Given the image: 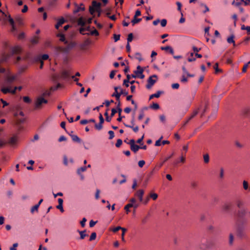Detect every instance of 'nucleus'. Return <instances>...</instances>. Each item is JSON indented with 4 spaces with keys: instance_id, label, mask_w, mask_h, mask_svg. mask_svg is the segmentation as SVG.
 I'll return each instance as SVG.
<instances>
[{
    "instance_id": "f257e3e1",
    "label": "nucleus",
    "mask_w": 250,
    "mask_h": 250,
    "mask_svg": "<svg viewBox=\"0 0 250 250\" xmlns=\"http://www.w3.org/2000/svg\"><path fill=\"white\" fill-rule=\"evenodd\" d=\"M214 241L212 239H208L207 240L203 239L199 245V248L202 250H207L211 248L214 246Z\"/></svg>"
},
{
    "instance_id": "f03ea898",
    "label": "nucleus",
    "mask_w": 250,
    "mask_h": 250,
    "mask_svg": "<svg viewBox=\"0 0 250 250\" xmlns=\"http://www.w3.org/2000/svg\"><path fill=\"white\" fill-rule=\"evenodd\" d=\"M208 108V104H206L205 105L204 108H202V105H200L198 107L195 109L191 115L188 118L186 123H189V121L192 119L197 114L200 113L201 117H203L206 112Z\"/></svg>"
},
{
    "instance_id": "7ed1b4c3",
    "label": "nucleus",
    "mask_w": 250,
    "mask_h": 250,
    "mask_svg": "<svg viewBox=\"0 0 250 250\" xmlns=\"http://www.w3.org/2000/svg\"><path fill=\"white\" fill-rule=\"evenodd\" d=\"M128 94V92L125 90L122 89L120 86L114 87V92L112 94V97H115L117 101H119L120 100V96L122 95L126 96Z\"/></svg>"
},
{
    "instance_id": "20e7f679",
    "label": "nucleus",
    "mask_w": 250,
    "mask_h": 250,
    "mask_svg": "<svg viewBox=\"0 0 250 250\" xmlns=\"http://www.w3.org/2000/svg\"><path fill=\"white\" fill-rule=\"evenodd\" d=\"M246 214L247 210L245 208H241L238 210L236 214L238 218V221L242 224L246 223L247 221L245 219Z\"/></svg>"
},
{
    "instance_id": "39448f33",
    "label": "nucleus",
    "mask_w": 250,
    "mask_h": 250,
    "mask_svg": "<svg viewBox=\"0 0 250 250\" xmlns=\"http://www.w3.org/2000/svg\"><path fill=\"white\" fill-rule=\"evenodd\" d=\"M244 224L241 223L237 226L236 228L237 236L240 239L246 238L247 236L245 228L243 226Z\"/></svg>"
},
{
    "instance_id": "423d86ee",
    "label": "nucleus",
    "mask_w": 250,
    "mask_h": 250,
    "mask_svg": "<svg viewBox=\"0 0 250 250\" xmlns=\"http://www.w3.org/2000/svg\"><path fill=\"white\" fill-rule=\"evenodd\" d=\"M101 7V3L94 0L92 2V6L89 7V12L90 14L93 15L95 11L100 9Z\"/></svg>"
},
{
    "instance_id": "0eeeda50",
    "label": "nucleus",
    "mask_w": 250,
    "mask_h": 250,
    "mask_svg": "<svg viewBox=\"0 0 250 250\" xmlns=\"http://www.w3.org/2000/svg\"><path fill=\"white\" fill-rule=\"evenodd\" d=\"M153 78H157V76L156 75H153L148 78L147 80V83L146 85V88H151L152 86L154 84V83L156 82V80L153 79Z\"/></svg>"
},
{
    "instance_id": "6e6552de",
    "label": "nucleus",
    "mask_w": 250,
    "mask_h": 250,
    "mask_svg": "<svg viewBox=\"0 0 250 250\" xmlns=\"http://www.w3.org/2000/svg\"><path fill=\"white\" fill-rule=\"evenodd\" d=\"M127 144L130 145L131 150L134 153L137 152L141 148V146L135 144V141L134 139L130 140L129 142L127 143Z\"/></svg>"
},
{
    "instance_id": "1a4fd4ad",
    "label": "nucleus",
    "mask_w": 250,
    "mask_h": 250,
    "mask_svg": "<svg viewBox=\"0 0 250 250\" xmlns=\"http://www.w3.org/2000/svg\"><path fill=\"white\" fill-rule=\"evenodd\" d=\"M47 101L45 100L42 96H41L38 98L36 103V108H39L42 105V104H46Z\"/></svg>"
},
{
    "instance_id": "9d476101",
    "label": "nucleus",
    "mask_w": 250,
    "mask_h": 250,
    "mask_svg": "<svg viewBox=\"0 0 250 250\" xmlns=\"http://www.w3.org/2000/svg\"><path fill=\"white\" fill-rule=\"evenodd\" d=\"M67 45L65 47H63L64 50V54H67L68 52L74 48L76 45V43L73 42H71L67 43Z\"/></svg>"
},
{
    "instance_id": "9b49d317",
    "label": "nucleus",
    "mask_w": 250,
    "mask_h": 250,
    "mask_svg": "<svg viewBox=\"0 0 250 250\" xmlns=\"http://www.w3.org/2000/svg\"><path fill=\"white\" fill-rule=\"evenodd\" d=\"M62 53L64 54V50L63 47L58 46L56 47L54 49V54L56 57H58Z\"/></svg>"
},
{
    "instance_id": "f8f14e48",
    "label": "nucleus",
    "mask_w": 250,
    "mask_h": 250,
    "mask_svg": "<svg viewBox=\"0 0 250 250\" xmlns=\"http://www.w3.org/2000/svg\"><path fill=\"white\" fill-rule=\"evenodd\" d=\"M91 42L89 39H86L83 42L80 44L79 45L80 48L81 50H85L86 47L90 44Z\"/></svg>"
},
{
    "instance_id": "ddd939ff",
    "label": "nucleus",
    "mask_w": 250,
    "mask_h": 250,
    "mask_svg": "<svg viewBox=\"0 0 250 250\" xmlns=\"http://www.w3.org/2000/svg\"><path fill=\"white\" fill-rule=\"evenodd\" d=\"M1 91L4 94H7L8 93H10L12 94H15V89H11L10 87H2L1 89Z\"/></svg>"
},
{
    "instance_id": "4468645a",
    "label": "nucleus",
    "mask_w": 250,
    "mask_h": 250,
    "mask_svg": "<svg viewBox=\"0 0 250 250\" xmlns=\"http://www.w3.org/2000/svg\"><path fill=\"white\" fill-rule=\"evenodd\" d=\"M70 75L69 72L66 70H63L61 74V78L64 80L69 79Z\"/></svg>"
},
{
    "instance_id": "2eb2a0df",
    "label": "nucleus",
    "mask_w": 250,
    "mask_h": 250,
    "mask_svg": "<svg viewBox=\"0 0 250 250\" xmlns=\"http://www.w3.org/2000/svg\"><path fill=\"white\" fill-rule=\"evenodd\" d=\"M69 135L71 136L72 140L73 141L77 143H81V139L76 135L73 134V131H71L70 133H68Z\"/></svg>"
},
{
    "instance_id": "dca6fc26",
    "label": "nucleus",
    "mask_w": 250,
    "mask_h": 250,
    "mask_svg": "<svg viewBox=\"0 0 250 250\" xmlns=\"http://www.w3.org/2000/svg\"><path fill=\"white\" fill-rule=\"evenodd\" d=\"M42 202H43V199H41L39 201V203H38L37 205H35L34 206L32 207L31 208V210H30V211H31V212L32 213H34V212L35 211H37L38 210V208H39V207H40V205L41 204V203H42Z\"/></svg>"
},
{
    "instance_id": "f3484780",
    "label": "nucleus",
    "mask_w": 250,
    "mask_h": 250,
    "mask_svg": "<svg viewBox=\"0 0 250 250\" xmlns=\"http://www.w3.org/2000/svg\"><path fill=\"white\" fill-rule=\"evenodd\" d=\"M144 194V191L143 189H140L135 194V195L137 196L140 202L143 201V196Z\"/></svg>"
},
{
    "instance_id": "a211bd4d",
    "label": "nucleus",
    "mask_w": 250,
    "mask_h": 250,
    "mask_svg": "<svg viewBox=\"0 0 250 250\" xmlns=\"http://www.w3.org/2000/svg\"><path fill=\"white\" fill-rule=\"evenodd\" d=\"M161 49L166 51H168L171 54H174V50L173 48L170 46H162Z\"/></svg>"
},
{
    "instance_id": "6ab92c4d",
    "label": "nucleus",
    "mask_w": 250,
    "mask_h": 250,
    "mask_svg": "<svg viewBox=\"0 0 250 250\" xmlns=\"http://www.w3.org/2000/svg\"><path fill=\"white\" fill-rule=\"evenodd\" d=\"M144 71V69L141 66L138 65L137 67V70L134 71L133 74H134L135 75H139V74H142Z\"/></svg>"
},
{
    "instance_id": "aec40b11",
    "label": "nucleus",
    "mask_w": 250,
    "mask_h": 250,
    "mask_svg": "<svg viewBox=\"0 0 250 250\" xmlns=\"http://www.w3.org/2000/svg\"><path fill=\"white\" fill-rule=\"evenodd\" d=\"M78 232L80 234V239H81V240L84 239L85 237H87L88 236V234L86 233V230H82V231H80V230H78Z\"/></svg>"
},
{
    "instance_id": "412c9836",
    "label": "nucleus",
    "mask_w": 250,
    "mask_h": 250,
    "mask_svg": "<svg viewBox=\"0 0 250 250\" xmlns=\"http://www.w3.org/2000/svg\"><path fill=\"white\" fill-rule=\"evenodd\" d=\"M21 49L19 46H15L12 49V52L14 54H18L21 52Z\"/></svg>"
},
{
    "instance_id": "4be33fe9",
    "label": "nucleus",
    "mask_w": 250,
    "mask_h": 250,
    "mask_svg": "<svg viewBox=\"0 0 250 250\" xmlns=\"http://www.w3.org/2000/svg\"><path fill=\"white\" fill-rule=\"evenodd\" d=\"M244 202L241 200H237L236 201V205L237 207L240 209L243 208V207L244 206Z\"/></svg>"
},
{
    "instance_id": "5701e85b",
    "label": "nucleus",
    "mask_w": 250,
    "mask_h": 250,
    "mask_svg": "<svg viewBox=\"0 0 250 250\" xmlns=\"http://www.w3.org/2000/svg\"><path fill=\"white\" fill-rule=\"evenodd\" d=\"M57 37L60 38V41L64 42L65 44L67 43V41H66L65 37L63 34L59 33L57 35Z\"/></svg>"
},
{
    "instance_id": "b1692460",
    "label": "nucleus",
    "mask_w": 250,
    "mask_h": 250,
    "mask_svg": "<svg viewBox=\"0 0 250 250\" xmlns=\"http://www.w3.org/2000/svg\"><path fill=\"white\" fill-rule=\"evenodd\" d=\"M87 167L85 166L81 167L77 169V174H82V172H84L86 170Z\"/></svg>"
},
{
    "instance_id": "393cba45",
    "label": "nucleus",
    "mask_w": 250,
    "mask_h": 250,
    "mask_svg": "<svg viewBox=\"0 0 250 250\" xmlns=\"http://www.w3.org/2000/svg\"><path fill=\"white\" fill-rule=\"evenodd\" d=\"M78 24L81 26H84L85 25V21L83 17H81L78 19Z\"/></svg>"
},
{
    "instance_id": "a878e982",
    "label": "nucleus",
    "mask_w": 250,
    "mask_h": 250,
    "mask_svg": "<svg viewBox=\"0 0 250 250\" xmlns=\"http://www.w3.org/2000/svg\"><path fill=\"white\" fill-rule=\"evenodd\" d=\"M162 92V91H158L156 93L151 95L149 97V100H151L153 98H159Z\"/></svg>"
},
{
    "instance_id": "bb28decb",
    "label": "nucleus",
    "mask_w": 250,
    "mask_h": 250,
    "mask_svg": "<svg viewBox=\"0 0 250 250\" xmlns=\"http://www.w3.org/2000/svg\"><path fill=\"white\" fill-rule=\"evenodd\" d=\"M194 53L193 52H191L190 53L189 56L188 57V61L189 62H192L193 61H195L196 60V58L194 57Z\"/></svg>"
},
{
    "instance_id": "cd10ccee",
    "label": "nucleus",
    "mask_w": 250,
    "mask_h": 250,
    "mask_svg": "<svg viewBox=\"0 0 250 250\" xmlns=\"http://www.w3.org/2000/svg\"><path fill=\"white\" fill-rule=\"evenodd\" d=\"M16 79V77L15 76H8L7 78V82L8 83H13Z\"/></svg>"
},
{
    "instance_id": "c85d7f7f",
    "label": "nucleus",
    "mask_w": 250,
    "mask_h": 250,
    "mask_svg": "<svg viewBox=\"0 0 250 250\" xmlns=\"http://www.w3.org/2000/svg\"><path fill=\"white\" fill-rule=\"evenodd\" d=\"M142 21L141 18H137V17H134L133 19L131 21V23L133 25H135V24L140 22Z\"/></svg>"
},
{
    "instance_id": "c756f323",
    "label": "nucleus",
    "mask_w": 250,
    "mask_h": 250,
    "mask_svg": "<svg viewBox=\"0 0 250 250\" xmlns=\"http://www.w3.org/2000/svg\"><path fill=\"white\" fill-rule=\"evenodd\" d=\"M242 114L246 116L250 115V108H245L242 111Z\"/></svg>"
},
{
    "instance_id": "7c9ffc66",
    "label": "nucleus",
    "mask_w": 250,
    "mask_h": 250,
    "mask_svg": "<svg viewBox=\"0 0 250 250\" xmlns=\"http://www.w3.org/2000/svg\"><path fill=\"white\" fill-rule=\"evenodd\" d=\"M230 208H231V205L228 204H224L222 207L223 209L226 212L229 211L230 209Z\"/></svg>"
},
{
    "instance_id": "2f4dec72",
    "label": "nucleus",
    "mask_w": 250,
    "mask_h": 250,
    "mask_svg": "<svg viewBox=\"0 0 250 250\" xmlns=\"http://www.w3.org/2000/svg\"><path fill=\"white\" fill-rule=\"evenodd\" d=\"M234 241V236L232 233H230L229 235V245L233 244Z\"/></svg>"
},
{
    "instance_id": "473e14b6",
    "label": "nucleus",
    "mask_w": 250,
    "mask_h": 250,
    "mask_svg": "<svg viewBox=\"0 0 250 250\" xmlns=\"http://www.w3.org/2000/svg\"><path fill=\"white\" fill-rule=\"evenodd\" d=\"M133 207V204L132 203H129L128 204H127L124 208V209L125 210V211H126V213H128L130 210L129 209V208H132Z\"/></svg>"
},
{
    "instance_id": "72a5a7b5",
    "label": "nucleus",
    "mask_w": 250,
    "mask_h": 250,
    "mask_svg": "<svg viewBox=\"0 0 250 250\" xmlns=\"http://www.w3.org/2000/svg\"><path fill=\"white\" fill-rule=\"evenodd\" d=\"M16 142L17 138L15 137H11L9 141V143L12 145L16 144Z\"/></svg>"
},
{
    "instance_id": "f704fd0d",
    "label": "nucleus",
    "mask_w": 250,
    "mask_h": 250,
    "mask_svg": "<svg viewBox=\"0 0 250 250\" xmlns=\"http://www.w3.org/2000/svg\"><path fill=\"white\" fill-rule=\"evenodd\" d=\"M204 161L205 163L207 164L209 161V156L208 154H206L203 155Z\"/></svg>"
},
{
    "instance_id": "c9c22d12",
    "label": "nucleus",
    "mask_w": 250,
    "mask_h": 250,
    "mask_svg": "<svg viewBox=\"0 0 250 250\" xmlns=\"http://www.w3.org/2000/svg\"><path fill=\"white\" fill-rule=\"evenodd\" d=\"M234 36L233 35H231L230 37H229L227 39L228 42L229 43H232L233 44H234Z\"/></svg>"
},
{
    "instance_id": "e433bc0d",
    "label": "nucleus",
    "mask_w": 250,
    "mask_h": 250,
    "mask_svg": "<svg viewBox=\"0 0 250 250\" xmlns=\"http://www.w3.org/2000/svg\"><path fill=\"white\" fill-rule=\"evenodd\" d=\"M30 42L33 44H37L38 42V37L36 36L34 37L31 39Z\"/></svg>"
},
{
    "instance_id": "4c0bfd02",
    "label": "nucleus",
    "mask_w": 250,
    "mask_h": 250,
    "mask_svg": "<svg viewBox=\"0 0 250 250\" xmlns=\"http://www.w3.org/2000/svg\"><path fill=\"white\" fill-rule=\"evenodd\" d=\"M97 234L95 232H93L91 233L90 238H89V241H92L94 240L96 238Z\"/></svg>"
},
{
    "instance_id": "58836bf2",
    "label": "nucleus",
    "mask_w": 250,
    "mask_h": 250,
    "mask_svg": "<svg viewBox=\"0 0 250 250\" xmlns=\"http://www.w3.org/2000/svg\"><path fill=\"white\" fill-rule=\"evenodd\" d=\"M173 155L174 153H172L170 155L165 158L163 162L160 164V167L162 166L166 162L170 159L173 156Z\"/></svg>"
},
{
    "instance_id": "ea45409f",
    "label": "nucleus",
    "mask_w": 250,
    "mask_h": 250,
    "mask_svg": "<svg viewBox=\"0 0 250 250\" xmlns=\"http://www.w3.org/2000/svg\"><path fill=\"white\" fill-rule=\"evenodd\" d=\"M86 28L83 27V26H82L80 29V33L83 35H89V33H84V31H86Z\"/></svg>"
},
{
    "instance_id": "a19ab883",
    "label": "nucleus",
    "mask_w": 250,
    "mask_h": 250,
    "mask_svg": "<svg viewBox=\"0 0 250 250\" xmlns=\"http://www.w3.org/2000/svg\"><path fill=\"white\" fill-rule=\"evenodd\" d=\"M27 66L26 65H23L20 67L19 68V73H22L26 69Z\"/></svg>"
},
{
    "instance_id": "79ce46f5",
    "label": "nucleus",
    "mask_w": 250,
    "mask_h": 250,
    "mask_svg": "<svg viewBox=\"0 0 250 250\" xmlns=\"http://www.w3.org/2000/svg\"><path fill=\"white\" fill-rule=\"evenodd\" d=\"M243 187L245 190H248L249 189V184L247 181L245 180L243 181Z\"/></svg>"
},
{
    "instance_id": "37998d69",
    "label": "nucleus",
    "mask_w": 250,
    "mask_h": 250,
    "mask_svg": "<svg viewBox=\"0 0 250 250\" xmlns=\"http://www.w3.org/2000/svg\"><path fill=\"white\" fill-rule=\"evenodd\" d=\"M150 107L153 109L157 110L160 107L159 105L157 103H153Z\"/></svg>"
},
{
    "instance_id": "c03bdc74",
    "label": "nucleus",
    "mask_w": 250,
    "mask_h": 250,
    "mask_svg": "<svg viewBox=\"0 0 250 250\" xmlns=\"http://www.w3.org/2000/svg\"><path fill=\"white\" fill-rule=\"evenodd\" d=\"M149 214L148 213L146 216L143 218L141 220L142 223L143 224H145L147 221L148 218L149 217Z\"/></svg>"
},
{
    "instance_id": "a18cd8bd",
    "label": "nucleus",
    "mask_w": 250,
    "mask_h": 250,
    "mask_svg": "<svg viewBox=\"0 0 250 250\" xmlns=\"http://www.w3.org/2000/svg\"><path fill=\"white\" fill-rule=\"evenodd\" d=\"M243 2H241V1H235L234 0H233L232 2V4L236 6V7H240V5H241L242 4V3Z\"/></svg>"
},
{
    "instance_id": "49530a36",
    "label": "nucleus",
    "mask_w": 250,
    "mask_h": 250,
    "mask_svg": "<svg viewBox=\"0 0 250 250\" xmlns=\"http://www.w3.org/2000/svg\"><path fill=\"white\" fill-rule=\"evenodd\" d=\"M89 33V35H94L97 36L99 35V32L96 29H94V30L88 32Z\"/></svg>"
},
{
    "instance_id": "de8ad7c7",
    "label": "nucleus",
    "mask_w": 250,
    "mask_h": 250,
    "mask_svg": "<svg viewBox=\"0 0 250 250\" xmlns=\"http://www.w3.org/2000/svg\"><path fill=\"white\" fill-rule=\"evenodd\" d=\"M133 34L132 33L129 34L128 35V37H127V43H129L130 42H132V41L133 40Z\"/></svg>"
},
{
    "instance_id": "09e8293b",
    "label": "nucleus",
    "mask_w": 250,
    "mask_h": 250,
    "mask_svg": "<svg viewBox=\"0 0 250 250\" xmlns=\"http://www.w3.org/2000/svg\"><path fill=\"white\" fill-rule=\"evenodd\" d=\"M149 197L152 198L153 200H155L158 198V195L155 193H151L150 194Z\"/></svg>"
},
{
    "instance_id": "8fccbe9b",
    "label": "nucleus",
    "mask_w": 250,
    "mask_h": 250,
    "mask_svg": "<svg viewBox=\"0 0 250 250\" xmlns=\"http://www.w3.org/2000/svg\"><path fill=\"white\" fill-rule=\"evenodd\" d=\"M99 120H100V122H99V124H98V125H102V124L104 122V119L101 114H100Z\"/></svg>"
},
{
    "instance_id": "3c124183",
    "label": "nucleus",
    "mask_w": 250,
    "mask_h": 250,
    "mask_svg": "<svg viewBox=\"0 0 250 250\" xmlns=\"http://www.w3.org/2000/svg\"><path fill=\"white\" fill-rule=\"evenodd\" d=\"M99 120H100V122H99V124H98V125H102V124L104 122V119L101 114H100Z\"/></svg>"
},
{
    "instance_id": "603ef678",
    "label": "nucleus",
    "mask_w": 250,
    "mask_h": 250,
    "mask_svg": "<svg viewBox=\"0 0 250 250\" xmlns=\"http://www.w3.org/2000/svg\"><path fill=\"white\" fill-rule=\"evenodd\" d=\"M122 240L123 241L125 242V238H124V235H125V232L126 231L127 229L125 228H123V229H122Z\"/></svg>"
},
{
    "instance_id": "864d4df0",
    "label": "nucleus",
    "mask_w": 250,
    "mask_h": 250,
    "mask_svg": "<svg viewBox=\"0 0 250 250\" xmlns=\"http://www.w3.org/2000/svg\"><path fill=\"white\" fill-rule=\"evenodd\" d=\"M160 120L161 121L162 124H165L166 121V117L164 115H161L159 117Z\"/></svg>"
},
{
    "instance_id": "5fc2aeb1",
    "label": "nucleus",
    "mask_w": 250,
    "mask_h": 250,
    "mask_svg": "<svg viewBox=\"0 0 250 250\" xmlns=\"http://www.w3.org/2000/svg\"><path fill=\"white\" fill-rule=\"evenodd\" d=\"M62 205L63 204H58V205L56 206V208L59 209L61 212H63L64 211Z\"/></svg>"
},
{
    "instance_id": "6e6d98bb",
    "label": "nucleus",
    "mask_w": 250,
    "mask_h": 250,
    "mask_svg": "<svg viewBox=\"0 0 250 250\" xmlns=\"http://www.w3.org/2000/svg\"><path fill=\"white\" fill-rule=\"evenodd\" d=\"M224 176V170L223 167L220 168L219 177L221 179H223Z\"/></svg>"
},
{
    "instance_id": "4d7b16f0",
    "label": "nucleus",
    "mask_w": 250,
    "mask_h": 250,
    "mask_svg": "<svg viewBox=\"0 0 250 250\" xmlns=\"http://www.w3.org/2000/svg\"><path fill=\"white\" fill-rule=\"evenodd\" d=\"M161 25L162 27H165L167 23V21L166 19H163L160 21Z\"/></svg>"
},
{
    "instance_id": "13d9d810",
    "label": "nucleus",
    "mask_w": 250,
    "mask_h": 250,
    "mask_svg": "<svg viewBox=\"0 0 250 250\" xmlns=\"http://www.w3.org/2000/svg\"><path fill=\"white\" fill-rule=\"evenodd\" d=\"M131 78H136L137 75H135L134 74L126 75V80H128V81H130V79H131Z\"/></svg>"
},
{
    "instance_id": "bf43d9fd",
    "label": "nucleus",
    "mask_w": 250,
    "mask_h": 250,
    "mask_svg": "<svg viewBox=\"0 0 250 250\" xmlns=\"http://www.w3.org/2000/svg\"><path fill=\"white\" fill-rule=\"evenodd\" d=\"M65 21H66L65 20V19L63 17H62L60 19H59V20L58 21V24L62 25Z\"/></svg>"
},
{
    "instance_id": "052dcab7",
    "label": "nucleus",
    "mask_w": 250,
    "mask_h": 250,
    "mask_svg": "<svg viewBox=\"0 0 250 250\" xmlns=\"http://www.w3.org/2000/svg\"><path fill=\"white\" fill-rule=\"evenodd\" d=\"M181 82L183 83H185L188 82V79L186 78V75L184 74L182 75V78L181 79Z\"/></svg>"
},
{
    "instance_id": "680f3d73",
    "label": "nucleus",
    "mask_w": 250,
    "mask_h": 250,
    "mask_svg": "<svg viewBox=\"0 0 250 250\" xmlns=\"http://www.w3.org/2000/svg\"><path fill=\"white\" fill-rule=\"evenodd\" d=\"M122 140L121 139H118L117 141V143H116V146L117 147H119L122 144Z\"/></svg>"
},
{
    "instance_id": "e2e57ef3",
    "label": "nucleus",
    "mask_w": 250,
    "mask_h": 250,
    "mask_svg": "<svg viewBox=\"0 0 250 250\" xmlns=\"http://www.w3.org/2000/svg\"><path fill=\"white\" fill-rule=\"evenodd\" d=\"M110 10L111 9L110 8H107L105 10L104 13L106 17H108L110 15Z\"/></svg>"
},
{
    "instance_id": "0e129e2a",
    "label": "nucleus",
    "mask_w": 250,
    "mask_h": 250,
    "mask_svg": "<svg viewBox=\"0 0 250 250\" xmlns=\"http://www.w3.org/2000/svg\"><path fill=\"white\" fill-rule=\"evenodd\" d=\"M18 245H19L18 243H14L12 247L10 248L9 250H16L17 248L18 247Z\"/></svg>"
},
{
    "instance_id": "69168bd1",
    "label": "nucleus",
    "mask_w": 250,
    "mask_h": 250,
    "mask_svg": "<svg viewBox=\"0 0 250 250\" xmlns=\"http://www.w3.org/2000/svg\"><path fill=\"white\" fill-rule=\"evenodd\" d=\"M18 39L19 40H22L25 38V34L23 32H21L18 35Z\"/></svg>"
},
{
    "instance_id": "338daca9",
    "label": "nucleus",
    "mask_w": 250,
    "mask_h": 250,
    "mask_svg": "<svg viewBox=\"0 0 250 250\" xmlns=\"http://www.w3.org/2000/svg\"><path fill=\"white\" fill-rule=\"evenodd\" d=\"M63 163L66 166L68 165L67 158L66 156H65V155L63 156Z\"/></svg>"
},
{
    "instance_id": "774afa93",
    "label": "nucleus",
    "mask_w": 250,
    "mask_h": 250,
    "mask_svg": "<svg viewBox=\"0 0 250 250\" xmlns=\"http://www.w3.org/2000/svg\"><path fill=\"white\" fill-rule=\"evenodd\" d=\"M108 134L109 135V139H112L114 137V133L113 131L110 130L108 131Z\"/></svg>"
}]
</instances>
